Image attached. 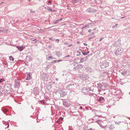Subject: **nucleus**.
Segmentation results:
<instances>
[{
	"label": "nucleus",
	"instance_id": "1",
	"mask_svg": "<svg viewBox=\"0 0 130 130\" xmlns=\"http://www.w3.org/2000/svg\"><path fill=\"white\" fill-rule=\"evenodd\" d=\"M109 63L106 61L105 60L101 63L100 66L101 68H104L108 66Z\"/></svg>",
	"mask_w": 130,
	"mask_h": 130
},
{
	"label": "nucleus",
	"instance_id": "2",
	"mask_svg": "<svg viewBox=\"0 0 130 130\" xmlns=\"http://www.w3.org/2000/svg\"><path fill=\"white\" fill-rule=\"evenodd\" d=\"M123 49L121 48H119L117 49L115 52V54L116 55H118L121 54L122 52Z\"/></svg>",
	"mask_w": 130,
	"mask_h": 130
},
{
	"label": "nucleus",
	"instance_id": "3",
	"mask_svg": "<svg viewBox=\"0 0 130 130\" xmlns=\"http://www.w3.org/2000/svg\"><path fill=\"white\" fill-rule=\"evenodd\" d=\"M80 77L82 80H85L89 78V76L88 75L84 74L80 76Z\"/></svg>",
	"mask_w": 130,
	"mask_h": 130
},
{
	"label": "nucleus",
	"instance_id": "4",
	"mask_svg": "<svg viewBox=\"0 0 130 130\" xmlns=\"http://www.w3.org/2000/svg\"><path fill=\"white\" fill-rule=\"evenodd\" d=\"M20 86V81L19 80H15L14 83V87L15 88H18Z\"/></svg>",
	"mask_w": 130,
	"mask_h": 130
},
{
	"label": "nucleus",
	"instance_id": "5",
	"mask_svg": "<svg viewBox=\"0 0 130 130\" xmlns=\"http://www.w3.org/2000/svg\"><path fill=\"white\" fill-rule=\"evenodd\" d=\"M98 88L101 89V90H105V87L102 84H100L98 86Z\"/></svg>",
	"mask_w": 130,
	"mask_h": 130
},
{
	"label": "nucleus",
	"instance_id": "6",
	"mask_svg": "<svg viewBox=\"0 0 130 130\" xmlns=\"http://www.w3.org/2000/svg\"><path fill=\"white\" fill-rule=\"evenodd\" d=\"M31 75L30 73H28L27 74V76L26 78V79L27 80H29L31 79Z\"/></svg>",
	"mask_w": 130,
	"mask_h": 130
},
{
	"label": "nucleus",
	"instance_id": "7",
	"mask_svg": "<svg viewBox=\"0 0 130 130\" xmlns=\"http://www.w3.org/2000/svg\"><path fill=\"white\" fill-rule=\"evenodd\" d=\"M17 47L20 51H21L23 50L25 47L24 46H17Z\"/></svg>",
	"mask_w": 130,
	"mask_h": 130
},
{
	"label": "nucleus",
	"instance_id": "8",
	"mask_svg": "<svg viewBox=\"0 0 130 130\" xmlns=\"http://www.w3.org/2000/svg\"><path fill=\"white\" fill-rule=\"evenodd\" d=\"M47 10L52 12H54L55 11V10H52L51 8L50 7H48L47 8Z\"/></svg>",
	"mask_w": 130,
	"mask_h": 130
},
{
	"label": "nucleus",
	"instance_id": "9",
	"mask_svg": "<svg viewBox=\"0 0 130 130\" xmlns=\"http://www.w3.org/2000/svg\"><path fill=\"white\" fill-rule=\"evenodd\" d=\"M127 71H123L121 72V74L123 75H125L127 74Z\"/></svg>",
	"mask_w": 130,
	"mask_h": 130
},
{
	"label": "nucleus",
	"instance_id": "10",
	"mask_svg": "<svg viewBox=\"0 0 130 130\" xmlns=\"http://www.w3.org/2000/svg\"><path fill=\"white\" fill-rule=\"evenodd\" d=\"M62 19V18H61L60 19H58L57 21H55V22H54V24H56V23H58V22L61 21Z\"/></svg>",
	"mask_w": 130,
	"mask_h": 130
},
{
	"label": "nucleus",
	"instance_id": "11",
	"mask_svg": "<svg viewBox=\"0 0 130 130\" xmlns=\"http://www.w3.org/2000/svg\"><path fill=\"white\" fill-rule=\"evenodd\" d=\"M96 122L100 126L101 125V121L100 120H97L96 121Z\"/></svg>",
	"mask_w": 130,
	"mask_h": 130
},
{
	"label": "nucleus",
	"instance_id": "12",
	"mask_svg": "<svg viewBox=\"0 0 130 130\" xmlns=\"http://www.w3.org/2000/svg\"><path fill=\"white\" fill-rule=\"evenodd\" d=\"M95 2H97V4H99L102 3V2H101L100 0H96Z\"/></svg>",
	"mask_w": 130,
	"mask_h": 130
},
{
	"label": "nucleus",
	"instance_id": "13",
	"mask_svg": "<svg viewBox=\"0 0 130 130\" xmlns=\"http://www.w3.org/2000/svg\"><path fill=\"white\" fill-rule=\"evenodd\" d=\"M9 59L10 60L13 61L14 59L12 57V56H10L9 57Z\"/></svg>",
	"mask_w": 130,
	"mask_h": 130
},
{
	"label": "nucleus",
	"instance_id": "14",
	"mask_svg": "<svg viewBox=\"0 0 130 130\" xmlns=\"http://www.w3.org/2000/svg\"><path fill=\"white\" fill-rule=\"evenodd\" d=\"M85 61V60H84V58H82L80 59L79 63L83 62Z\"/></svg>",
	"mask_w": 130,
	"mask_h": 130
},
{
	"label": "nucleus",
	"instance_id": "15",
	"mask_svg": "<svg viewBox=\"0 0 130 130\" xmlns=\"http://www.w3.org/2000/svg\"><path fill=\"white\" fill-rule=\"evenodd\" d=\"M79 0H73V2L75 3H79Z\"/></svg>",
	"mask_w": 130,
	"mask_h": 130
},
{
	"label": "nucleus",
	"instance_id": "16",
	"mask_svg": "<svg viewBox=\"0 0 130 130\" xmlns=\"http://www.w3.org/2000/svg\"><path fill=\"white\" fill-rule=\"evenodd\" d=\"M78 66L79 68L80 69L83 67V66L81 64H79L78 65Z\"/></svg>",
	"mask_w": 130,
	"mask_h": 130
},
{
	"label": "nucleus",
	"instance_id": "17",
	"mask_svg": "<svg viewBox=\"0 0 130 130\" xmlns=\"http://www.w3.org/2000/svg\"><path fill=\"white\" fill-rule=\"evenodd\" d=\"M77 54L76 55L77 56H79L80 55V52L79 51H77Z\"/></svg>",
	"mask_w": 130,
	"mask_h": 130
},
{
	"label": "nucleus",
	"instance_id": "18",
	"mask_svg": "<svg viewBox=\"0 0 130 130\" xmlns=\"http://www.w3.org/2000/svg\"><path fill=\"white\" fill-rule=\"evenodd\" d=\"M89 52L88 53L86 52H82L83 54L84 55H86L88 54Z\"/></svg>",
	"mask_w": 130,
	"mask_h": 130
},
{
	"label": "nucleus",
	"instance_id": "19",
	"mask_svg": "<svg viewBox=\"0 0 130 130\" xmlns=\"http://www.w3.org/2000/svg\"><path fill=\"white\" fill-rule=\"evenodd\" d=\"M100 126L103 128H105L106 127V126H103L101 125Z\"/></svg>",
	"mask_w": 130,
	"mask_h": 130
},
{
	"label": "nucleus",
	"instance_id": "20",
	"mask_svg": "<svg viewBox=\"0 0 130 130\" xmlns=\"http://www.w3.org/2000/svg\"><path fill=\"white\" fill-rule=\"evenodd\" d=\"M56 55H57V56H58V57H59V52H56Z\"/></svg>",
	"mask_w": 130,
	"mask_h": 130
},
{
	"label": "nucleus",
	"instance_id": "21",
	"mask_svg": "<svg viewBox=\"0 0 130 130\" xmlns=\"http://www.w3.org/2000/svg\"><path fill=\"white\" fill-rule=\"evenodd\" d=\"M118 25V24H116L115 25H114L112 27L113 28H114L115 27H117Z\"/></svg>",
	"mask_w": 130,
	"mask_h": 130
},
{
	"label": "nucleus",
	"instance_id": "22",
	"mask_svg": "<svg viewBox=\"0 0 130 130\" xmlns=\"http://www.w3.org/2000/svg\"><path fill=\"white\" fill-rule=\"evenodd\" d=\"M89 26L88 25H86V26H85L84 27L82 28V29H83L84 28L86 27H88Z\"/></svg>",
	"mask_w": 130,
	"mask_h": 130
},
{
	"label": "nucleus",
	"instance_id": "23",
	"mask_svg": "<svg viewBox=\"0 0 130 130\" xmlns=\"http://www.w3.org/2000/svg\"><path fill=\"white\" fill-rule=\"evenodd\" d=\"M104 38H101L100 39V40H99V41L100 42V41H101Z\"/></svg>",
	"mask_w": 130,
	"mask_h": 130
},
{
	"label": "nucleus",
	"instance_id": "24",
	"mask_svg": "<svg viewBox=\"0 0 130 130\" xmlns=\"http://www.w3.org/2000/svg\"><path fill=\"white\" fill-rule=\"evenodd\" d=\"M56 41L58 43L59 41V40L58 39H56Z\"/></svg>",
	"mask_w": 130,
	"mask_h": 130
},
{
	"label": "nucleus",
	"instance_id": "25",
	"mask_svg": "<svg viewBox=\"0 0 130 130\" xmlns=\"http://www.w3.org/2000/svg\"><path fill=\"white\" fill-rule=\"evenodd\" d=\"M96 116L101 117H103V116L100 115H96Z\"/></svg>",
	"mask_w": 130,
	"mask_h": 130
},
{
	"label": "nucleus",
	"instance_id": "26",
	"mask_svg": "<svg viewBox=\"0 0 130 130\" xmlns=\"http://www.w3.org/2000/svg\"><path fill=\"white\" fill-rule=\"evenodd\" d=\"M87 130H94L92 128H90V129H87Z\"/></svg>",
	"mask_w": 130,
	"mask_h": 130
},
{
	"label": "nucleus",
	"instance_id": "27",
	"mask_svg": "<svg viewBox=\"0 0 130 130\" xmlns=\"http://www.w3.org/2000/svg\"><path fill=\"white\" fill-rule=\"evenodd\" d=\"M51 58L52 59V57L51 56H49V57H48V59H50Z\"/></svg>",
	"mask_w": 130,
	"mask_h": 130
},
{
	"label": "nucleus",
	"instance_id": "28",
	"mask_svg": "<svg viewBox=\"0 0 130 130\" xmlns=\"http://www.w3.org/2000/svg\"><path fill=\"white\" fill-rule=\"evenodd\" d=\"M79 34L81 35H83L82 32H79Z\"/></svg>",
	"mask_w": 130,
	"mask_h": 130
},
{
	"label": "nucleus",
	"instance_id": "29",
	"mask_svg": "<svg viewBox=\"0 0 130 130\" xmlns=\"http://www.w3.org/2000/svg\"><path fill=\"white\" fill-rule=\"evenodd\" d=\"M119 43L120 44V43H119V41H116V43Z\"/></svg>",
	"mask_w": 130,
	"mask_h": 130
},
{
	"label": "nucleus",
	"instance_id": "30",
	"mask_svg": "<svg viewBox=\"0 0 130 130\" xmlns=\"http://www.w3.org/2000/svg\"><path fill=\"white\" fill-rule=\"evenodd\" d=\"M48 3H51V1H48Z\"/></svg>",
	"mask_w": 130,
	"mask_h": 130
},
{
	"label": "nucleus",
	"instance_id": "31",
	"mask_svg": "<svg viewBox=\"0 0 130 130\" xmlns=\"http://www.w3.org/2000/svg\"><path fill=\"white\" fill-rule=\"evenodd\" d=\"M72 45V44H71V45H69L68 46V47H69L70 46H71Z\"/></svg>",
	"mask_w": 130,
	"mask_h": 130
},
{
	"label": "nucleus",
	"instance_id": "32",
	"mask_svg": "<svg viewBox=\"0 0 130 130\" xmlns=\"http://www.w3.org/2000/svg\"><path fill=\"white\" fill-rule=\"evenodd\" d=\"M70 56L69 55H68V56H66L65 57H70Z\"/></svg>",
	"mask_w": 130,
	"mask_h": 130
},
{
	"label": "nucleus",
	"instance_id": "33",
	"mask_svg": "<svg viewBox=\"0 0 130 130\" xmlns=\"http://www.w3.org/2000/svg\"><path fill=\"white\" fill-rule=\"evenodd\" d=\"M57 62V61L56 60H54V61H53V63H55V62Z\"/></svg>",
	"mask_w": 130,
	"mask_h": 130
},
{
	"label": "nucleus",
	"instance_id": "34",
	"mask_svg": "<svg viewBox=\"0 0 130 130\" xmlns=\"http://www.w3.org/2000/svg\"><path fill=\"white\" fill-rule=\"evenodd\" d=\"M91 31V29H90L89 30H88V32H90Z\"/></svg>",
	"mask_w": 130,
	"mask_h": 130
},
{
	"label": "nucleus",
	"instance_id": "35",
	"mask_svg": "<svg viewBox=\"0 0 130 130\" xmlns=\"http://www.w3.org/2000/svg\"><path fill=\"white\" fill-rule=\"evenodd\" d=\"M62 61L61 60H58L57 61H58V62H60V61Z\"/></svg>",
	"mask_w": 130,
	"mask_h": 130
},
{
	"label": "nucleus",
	"instance_id": "36",
	"mask_svg": "<svg viewBox=\"0 0 130 130\" xmlns=\"http://www.w3.org/2000/svg\"><path fill=\"white\" fill-rule=\"evenodd\" d=\"M2 82H3V81H2L1 80H0V83Z\"/></svg>",
	"mask_w": 130,
	"mask_h": 130
},
{
	"label": "nucleus",
	"instance_id": "37",
	"mask_svg": "<svg viewBox=\"0 0 130 130\" xmlns=\"http://www.w3.org/2000/svg\"><path fill=\"white\" fill-rule=\"evenodd\" d=\"M84 44L86 46V45H87V44H86V43H84Z\"/></svg>",
	"mask_w": 130,
	"mask_h": 130
},
{
	"label": "nucleus",
	"instance_id": "38",
	"mask_svg": "<svg viewBox=\"0 0 130 130\" xmlns=\"http://www.w3.org/2000/svg\"><path fill=\"white\" fill-rule=\"evenodd\" d=\"M9 124H8V126H7V128H8L9 127Z\"/></svg>",
	"mask_w": 130,
	"mask_h": 130
},
{
	"label": "nucleus",
	"instance_id": "39",
	"mask_svg": "<svg viewBox=\"0 0 130 130\" xmlns=\"http://www.w3.org/2000/svg\"><path fill=\"white\" fill-rule=\"evenodd\" d=\"M124 18V17H121V19H123V18Z\"/></svg>",
	"mask_w": 130,
	"mask_h": 130
},
{
	"label": "nucleus",
	"instance_id": "40",
	"mask_svg": "<svg viewBox=\"0 0 130 130\" xmlns=\"http://www.w3.org/2000/svg\"><path fill=\"white\" fill-rule=\"evenodd\" d=\"M56 79L57 81L58 80V79H57V78H56Z\"/></svg>",
	"mask_w": 130,
	"mask_h": 130
},
{
	"label": "nucleus",
	"instance_id": "41",
	"mask_svg": "<svg viewBox=\"0 0 130 130\" xmlns=\"http://www.w3.org/2000/svg\"><path fill=\"white\" fill-rule=\"evenodd\" d=\"M44 8H45V9H47V8H46V7H44Z\"/></svg>",
	"mask_w": 130,
	"mask_h": 130
},
{
	"label": "nucleus",
	"instance_id": "42",
	"mask_svg": "<svg viewBox=\"0 0 130 130\" xmlns=\"http://www.w3.org/2000/svg\"><path fill=\"white\" fill-rule=\"evenodd\" d=\"M50 39V40H51V39H52V38H50V39Z\"/></svg>",
	"mask_w": 130,
	"mask_h": 130
},
{
	"label": "nucleus",
	"instance_id": "43",
	"mask_svg": "<svg viewBox=\"0 0 130 130\" xmlns=\"http://www.w3.org/2000/svg\"><path fill=\"white\" fill-rule=\"evenodd\" d=\"M68 43H64V44H68Z\"/></svg>",
	"mask_w": 130,
	"mask_h": 130
},
{
	"label": "nucleus",
	"instance_id": "44",
	"mask_svg": "<svg viewBox=\"0 0 130 130\" xmlns=\"http://www.w3.org/2000/svg\"><path fill=\"white\" fill-rule=\"evenodd\" d=\"M94 34V33H93V32H92V34Z\"/></svg>",
	"mask_w": 130,
	"mask_h": 130
},
{
	"label": "nucleus",
	"instance_id": "45",
	"mask_svg": "<svg viewBox=\"0 0 130 130\" xmlns=\"http://www.w3.org/2000/svg\"><path fill=\"white\" fill-rule=\"evenodd\" d=\"M102 99V98H100V99Z\"/></svg>",
	"mask_w": 130,
	"mask_h": 130
},
{
	"label": "nucleus",
	"instance_id": "46",
	"mask_svg": "<svg viewBox=\"0 0 130 130\" xmlns=\"http://www.w3.org/2000/svg\"><path fill=\"white\" fill-rule=\"evenodd\" d=\"M35 40V39L34 40H33V41H34Z\"/></svg>",
	"mask_w": 130,
	"mask_h": 130
},
{
	"label": "nucleus",
	"instance_id": "47",
	"mask_svg": "<svg viewBox=\"0 0 130 130\" xmlns=\"http://www.w3.org/2000/svg\"><path fill=\"white\" fill-rule=\"evenodd\" d=\"M93 30H95V29H93Z\"/></svg>",
	"mask_w": 130,
	"mask_h": 130
}]
</instances>
